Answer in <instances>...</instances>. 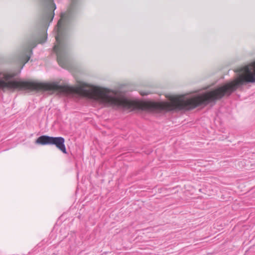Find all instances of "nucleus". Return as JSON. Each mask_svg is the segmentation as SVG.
Masks as SVG:
<instances>
[{"instance_id":"1","label":"nucleus","mask_w":255,"mask_h":255,"mask_svg":"<svg viewBox=\"0 0 255 255\" xmlns=\"http://www.w3.org/2000/svg\"><path fill=\"white\" fill-rule=\"evenodd\" d=\"M235 72L238 75L236 79L214 90L192 96H169V101L163 102V112L191 110L199 106L215 103L224 96L230 95L245 84L255 83V61L236 69Z\"/></svg>"},{"instance_id":"2","label":"nucleus","mask_w":255,"mask_h":255,"mask_svg":"<svg viewBox=\"0 0 255 255\" xmlns=\"http://www.w3.org/2000/svg\"><path fill=\"white\" fill-rule=\"evenodd\" d=\"M72 3L68 11L62 13L54 31L56 33V44L53 50L56 53L57 61L62 67L65 68L67 65L68 50L64 40L68 29V24L73 18V10L77 0H71Z\"/></svg>"},{"instance_id":"3","label":"nucleus","mask_w":255,"mask_h":255,"mask_svg":"<svg viewBox=\"0 0 255 255\" xmlns=\"http://www.w3.org/2000/svg\"><path fill=\"white\" fill-rule=\"evenodd\" d=\"M65 139L62 137H52L42 135L36 140V143L41 145H55L56 147L64 153H67L64 144Z\"/></svg>"},{"instance_id":"4","label":"nucleus","mask_w":255,"mask_h":255,"mask_svg":"<svg viewBox=\"0 0 255 255\" xmlns=\"http://www.w3.org/2000/svg\"><path fill=\"white\" fill-rule=\"evenodd\" d=\"M35 42H29L22 49L19 55V60L20 62L23 63L21 69L24 64L29 60L32 54V49L36 46Z\"/></svg>"},{"instance_id":"5","label":"nucleus","mask_w":255,"mask_h":255,"mask_svg":"<svg viewBox=\"0 0 255 255\" xmlns=\"http://www.w3.org/2000/svg\"><path fill=\"white\" fill-rule=\"evenodd\" d=\"M47 3V10L43 16L44 25H46L47 21L50 20V22L52 21L54 17L53 11L56 8V5L53 3V0H45Z\"/></svg>"},{"instance_id":"6","label":"nucleus","mask_w":255,"mask_h":255,"mask_svg":"<svg viewBox=\"0 0 255 255\" xmlns=\"http://www.w3.org/2000/svg\"><path fill=\"white\" fill-rule=\"evenodd\" d=\"M47 39V36L44 35L42 38H41L39 40V43H42L44 42Z\"/></svg>"},{"instance_id":"7","label":"nucleus","mask_w":255,"mask_h":255,"mask_svg":"<svg viewBox=\"0 0 255 255\" xmlns=\"http://www.w3.org/2000/svg\"><path fill=\"white\" fill-rule=\"evenodd\" d=\"M142 95H147V93H144V94H142Z\"/></svg>"}]
</instances>
